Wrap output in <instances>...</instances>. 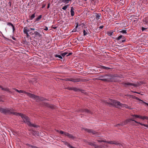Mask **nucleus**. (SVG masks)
Listing matches in <instances>:
<instances>
[{
    "instance_id": "nucleus-57",
    "label": "nucleus",
    "mask_w": 148,
    "mask_h": 148,
    "mask_svg": "<svg viewBox=\"0 0 148 148\" xmlns=\"http://www.w3.org/2000/svg\"><path fill=\"white\" fill-rule=\"evenodd\" d=\"M2 87L1 86H0V88H1Z\"/></svg>"
},
{
    "instance_id": "nucleus-9",
    "label": "nucleus",
    "mask_w": 148,
    "mask_h": 148,
    "mask_svg": "<svg viewBox=\"0 0 148 148\" xmlns=\"http://www.w3.org/2000/svg\"><path fill=\"white\" fill-rule=\"evenodd\" d=\"M130 97H132V98L133 99H137V100H139L140 101H142L143 102V103H144L147 104V105L148 106V103H145V102H143L142 100H141V99H139V98H138L137 97H136L135 96H133V95H130Z\"/></svg>"
},
{
    "instance_id": "nucleus-23",
    "label": "nucleus",
    "mask_w": 148,
    "mask_h": 148,
    "mask_svg": "<svg viewBox=\"0 0 148 148\" xmlns=\"http://www.w3.org/2000/svg\"><path fill=\"white\" fill-rule=\"evenodd\" d=\"M33 133L35 135H38V132L37 131H33Z\"/></svg>"
},
{
    "instance_id": "nucleus-36",
    "label": "nucleus",
    "mask_w": 148,
    "mask_h": 148,
    "mask_svg": "<svg viewBox=\"0 0 148 148\" xmlns=\"http://www.w3.org/2000/svg\"><path fill=\"white\" fill-rule=\"evenodd\" d=\"M79 90V89H77L76 88H73V90L75 91H78Z\"/></svg>"
},
{
    "instance_id": "nucleus-51",
    "label": "nucleus",
    "mask_w": 148,
    "mask_h": 148,
    "mask_svg": "<svg viewBox=\"0 0 148 148\" xmlns=\"http://www.w3.org/2000/svg\"><path fill=\"white\" fill-rule=\"evenodd\" d=\"M30 29L32 30H34L35 29L34 28H31Z\"/></svg>"
},
{
    "instance_id": "nucleus-14",
    "label": "nucleus",
    "mask_w": 148,
    "mask_h": 148,
    "mask_svg": "<svg viewBox=\"0 0 148 148\" xmlns=\"http://www.w3.org/2000/svg\"><path fill=\"white\" fill-rule=\"evenodd\" d=\"M101 16V14L100 13H96L95 16L97 20L100 19V18Z\"/></svg>"
},
{
    "instance_id": "nucleus-37",
    "label": "nucleus",
    "mask_w": 148,
    "mask_h": 148,
    "mask_svg": "<svg viewBox=\"0 0 148 148\" xmlns=\"http://www.w3.org/2000/svg\"><path fill=\"white\" fill-rule=\"evenodd\" d=\"M102 68L105 69H110V68L108 67H106L104 66H103L102 67Z\"/></svg>"
},
{
    "instance_id": "nucleus-21",
    "label": "nucleus",
    "mask_w": 148,
    "mask_h": 148,
    "mask_svg": "<svg viewBox=\"0 0 148 148\" xmlns=\"http://www.w3.org/2000/svg\"><path fill=\"white\" fill-rule=\"evenodd\" d=\"M119 32H120L121 33H122L123 34H126L127 33V31L125 30H123L120 31H119Z\"/></svg>"
},
{
    "instance_id": "nucleus-42",
    "label": "nucleus",
    "mask_w": 148,
    "mask_h": 148,
    "mask_svg": "<svg viewBox=\"0 0 148 148\" xmlns=\"http://www.w3.org/2000/svg\"><path fill=\"white\" fill-rule=\"evenodd\" d=\"M147 29V28H145L144 27H142V31H144V30H146Z\"/></svg>"
},
{
    "instance_id": "nucleus-2",
    "label": "nucleus",
    "mask_w": 148,
    "mask_h": 148,
    "mask_svg": "<svg viewBox=\"0 0 148 148\" xmlns=\"http://www.w3.org/2000/svg\"><path fill=\"white\" fill-rule=\"evenodd\" d=\"M103 102L106 103L110 104V105L115 107L117 108H129V107L127 105L121 103L120 102L116 100L109 99L107 100H104Z\"/></svg>"
},
{
    "instance_id": "nucleus-18",
    "label": "nucleus",
    "mask_w": 148,
    "mask_h": 148,
    "mask_svg": "<svg viewBox=\"0 0 148 148\" xmlns=\"http://www.w3.org/2000/svg\"><path fill=\"white\" fill-rule=\"evenodd\" d=\"M80 111L81 112H86L88 113H90V114H92L91 112L87 109H82L80 110Z\"/></svg>"
},
{
    "instance_id": "nucleus-62",
    "label": "nucleus",
    "mask_w": 148,
    "mask_h": 148,
    "mask_svg": "<svg viewBox=\"0 0 148 148\" xmlns=\"http://www.w3.org/2000/svg\"><path fill=\"white\" fill-rule=\"evenodd\" d=\"M93 1H94V0H92Z\"/></svg>"
},
{
    "instance_id": "nucleus-44",
    "label": "nucleus",
    "mask_w": 148,
    "mask_h": 148,
    "mask_svg": "<svg viewBox=\"0 0 148 148\" xmlns=\"http://www.w3.org/2000/svg\"><path fill=\"white\" fill-rule=\"evenodd\" d=\"M77 39L79 41H82L83 40V38L82 37H80L79 39L77 38Z\"/></svg>"
},
{
    "instance_id": "nucleus-4",
    "label": "nucleus",
    "mask_w": 148,
    "mask_h": 148,
    "mask_svg": "<svg viewBox=\"0 0 148 148\" xmlns=\"http://www.w3.org/2000/svg\"><path fill=\"white\" fill-rule=\"evenodd\" d=\"M100 77L101 78H99V79L100 80L105 82H115V80L116 77L111 75H106L104 76H101Z\"/></svg>"
},
{
    "instance_id": "nucleus-49",
    "label": "nucleus",
    "mask_w": 148,
    "mask_h": 148,
    "mask_svg": "<svg viewBox=\"0 0 148 148\" xmlns=\"http://www.w3.org/2000/svg\"><path fill=\"white\" fill-rule=\"evenodd\" d=\"M104 27V26L103 25H101V26H100L99 27V28H100V29H102Z\"/></svg>"
},
{
    "instance_id": "nucleus-20",
    "label": "nucleus",
    "mask_w": 148,
    "mask_h": 148,
    "mask_svg": "<svg viewBox=\"0 0 148 148\" xmlns=\"http://www.w3.org/2000/svg\"><path fill=\"white\" fill-rule=\"evenodd\" d=\"M1 89L3 90L6 91L8 92H10V91L9 90V89L8 88H4L2 87L1 88Z\"/></svg>"
},
{
    "instance_id": "nucleus-32",
    "label": "nucleus",
    "mask_w": 148,
    "mask_h": 148,
    "mask_svg": "<svg viewBox=\"0 0 148 148\" xmlns=\"http://www.w3.org/2000/svg\"><path fill=\"white\" fill-rule=\"evenodd\" d=\"M122 35H121L119 36H118V37L116 38V39L117 40H120L122 37Z\"/></svg>"
},
{
    "instance_id": "nucleus-50",
    "label": "nucleus",
    "mask_w": 148,
    "mask_h": 148,
    "mask_svg": "<svg viewBox=\"0 0 148 148\" xmlns=\"http://www.w3.org/2000/svg\"><path fill=\"white\" fill-rule=\"evenodd\" d=\"M13 89H14L16 91H17L18 92L19 90H18L15 88H14Z\"/></svg>"
},
{
    "instance_id": "nucleus-38",
    "label": "nucleus",
    "mask_w": 148,
    "mask_h": 148,
    "mask_svg": "<svg viewBox=\"0 0 148 148\" xmlns=\"http://www.w3.org/2000/svg\"><path fill=\"white\" fill-rule=\"evenodd\" d=\"M83 33L84 36H86L87 34V32L84 30Z\"/></svg>"
},
{
    "instance_id": "nucleus-27",
    "label": "nucleus",
    "mask_w": 148,
    "mask_h": 148,
    "mask_svg": "<svg viewBox=\"0 0 148 148\" xmlns=\"http://www.w3.org/2000/svg\"><path fill=\"white\" fill-rule=\"evenodd\" d=\"M95 142H88V144L89 145H90L91 146H94V145H95Z\"/></svg>"
},
{
    "instance_id": "nucleus-48",
    "label": "nucleus",
    "mask_w": 148,
    "mask_h": 148,
    "mask_svg": "<svg viewBox=\"0 0 148 148\" xmlns=\"http://www.w3.org/2000/svg\"><path fill=\"white\" fill-rule=\"evenodd\" d=\"M72 78H67L66 80L71 81V79Z\"/></svg>"
},
{
    "instance_id": "nucleus-61",
    "label": "nucleus",
    "mask_w": 148,
    "mask_h": 148,
    "mask_svg": "<svg viewBox=\"0 0 148 148\" xmlns=\"http://www.w3.org/2000/svg\"><path fill=\"white\" fill-rule=\"evenodd\" d=\"M137 93H138V94H140V93H139L138 92H137Z\"/></svg>"
},
{
    "instance_id": "nucleus-58",
    "label": "nucleus",
    "mask_w": 148,
    "mask_h": 148,
    "mask_svg": "<svg viewBox=\"0 0 148 148\" xmlns=\"http://www.w3.org/2000/svg\"><path fill=\"white\" fill-rule=\"evenodd\" d=\"M73 32H76V31L75 30L74 31V29H73Z\"/></svg>"
},
{
    "instance_id": "nucleus-34",
    "label": "nucleus",
    "mask_w": 148,
    "mask_h": 148,
    "mask_svg": "<svg viewBox=\"0 0 148 148\" xmlns=\"http://www.w3.org/2000/svg\"><path fill=\"white\" fill-rule=\"evenodd\" d=\"M115 77H116V78L118 77L119 78H123L124 77V76L123 75H119L117 76H115Z\"/></svg>"
},
{
    "instance_id": "nucleus-7",
    "label": "nucleus",
    "mask_w": 148,
    "mask_h": 148,
    "mask_svg": "<svg viewBox=\"0 0 148 148\" xmlns=\"http://www.w3.org/2000/svg\"><path fill=\"white\" fill-rule=\"evenodd\" d=\"M84 130L86 131L87 132L90 133H91L92 134H94L97 133V132L96 131H94L91 129H85Z\"/></svg>"
},
{
    "instance_id": "nucleus-24",
    "label": "nucleus",
    "mask_w": 148,
    "mask_h": 148,
    "mask_svg": "<svg viewBox=\"0 0 148 148\" xmlns=\"http://www.w3.org/2000/svg\"><path fill=\"white\" fill-rule=\"evenodd\" d=\"M42 17V15H40L38 16L36 18V21H38Z\"/></svg>"
},
{
    "instance_id": "nucleus-1",
    "label": "nucleus",
    "mask_w": 148,
    "mask_h": 148,
    "mask_svg": "<svg viewBox=\"0 0 148 148\" xmlns=\"http://www.w3.org/2000/svg\"><path fill=\"white\" fill-rule=\"evenodd\" d=\"M0 112L5 114H13L16 116H21L24 122L27 123L29 126L31 127H36L38 126L35 124H32L30 122L29 119L25 115L17 112H13V110L8 108H3L0 107Z\"/></svg>"
},
{
    "instance_id": "nucleus-28",
    "label": "nucleus",
    "mask_w": 148,
    "mask_h": 148,
    "mask_svg": "<svg viewBox=\"0 0 148 148\" xmlns=\"http://www.w3.org/2000/svg\"><path fill=\"white\" fill-rule=\"evenodd\" d=\"M55 56L56 57H58V58L60 59H62V57L61 55L56 54V55H55Z\"/></svg>"
},
{
    "instance_id": "nucleus-29",
    "label": "nucleus",
    "mask_w": 148,
    "mask_h": 148,
    "mask_svg": "<svg viewBox=\"0 0 148 148\" xmlns=\"http://www.w3.org/2000/svg\"><path fill=\"white\" fill-rule=\"evenodd\" d=\"M132 116L134 117H135L136 118H138L140 119V117L141 116L140 115H136V114H134V115H132Z\"/></svg>"
},
{
    "instance_id": "nucleus-3",
    "label": "nucleus",
    "mask_w": 148,
    "mask_h": 148,
    "mask_svg": "<svg viewBox=\"0 0 148 148\" xmlns=\"http://www.w3.org/2000/svg\"><path fill=\"white\" fill-rule=\"evenodd\" d=\"M18 92L25 93L30 97L36 100V101L37 102H39L41 101L47 100L46 99H45L43 97L35 95L34 94L26 92L24 91L20 90H19Z\"/></svg>"
},
{
    "instance_id": "nucleus-35",
    "label": "nucleus",
    "mask_w": 148,
    "mask_h": 148,
    "mask_svg": "<svg viewBox=\"0 0 148 148\" xmlns=\"http://www.w3.org/2000/svg\"><path fill=\"white\" fill-rule=\"evenodd\" d=\"M65 145H66L68 147H69L71 146L70 145L68 142H64Z\"/></svg>"
},
{
    "instance_id": "nucleus-31",
    "label": "nucleus",
    "mask_w": 148,
    "mask_h": 148,
    "mask_svg": "<svg viewBox=\"0 0 148 148\" xmlns=\"http://www.w3.org/2000/svg\"><path fill=\"white\" fill-rule=\"evenodd\" d=\"M35 17V13H34L30 17V19L32 20Z\"/></svg>"
},
{
    "instance_id": "nucleus-39",
    "label": "nucleus",
    "mask_w": 148,
    "mask_h": 148,
    "mask_svg": "<svg viewBox=\"0 0 148 148\" xmlns=\"http://www.w3.org/2000/svg\"><path fill=\"white\" fill-rule=\"evenodd\" d=\"M66 89L70 90H73V88L68 87L66 88Z\"/></svg>"
},
{
    "instance_id": "nucleus-26",
    "label": "nucleus",
    "mask_w": 148,
    "mask_h": 148,
    "mask_svg": "<svg viewBox=\"0 0 148 148\" xmlns=\"http://www.w3.org/2000/svg\"><path fill=\"white\" fill-rule=\"evenodd\" d=\"M113 33V31L112 32L111 31H110L108 32L107 34H108L109 36H111V35H112Z\"/></svg>"
},
{
    "instance_id": "nucleus-55",
    "label": "nucleus",
    "mask_w": 148,
    "mask_h": 148,
    "mask_svg": "<svg viewBox=\"0 0 148 148\" xmlns=\"http://www.w3.org/2000/svg\"><path fill=\"white\" fill-rule=\"evenodd\" d=\"M133 92L134 93H137V92H135V91Z\"/></svg>"
},
{
    "instance_id": "nucleus-40",
    "label": "nucleus",
    "mask_w": 148,
    "mask_h": 148,
    "mask_svg": "<svg viewBox=\"0 0 148 148\" xmlns=\"http://www.w3.org/2000/svg\"><path fill=\"white\" fill-rule=\"evenodd\" d=\"M42 29L46 31H47L48 30V28L47 27H45L43 28Z\"/></svg>"
},
{
    "instance_id": "nucleus-60",
    "label": "nucleus",
    "mask_w": 148,
    "mask_h": 148,
    "mask_svg": "<svg viewBox=\"0 0 148 148\" xmlns=\"http://www.w3.org/2000/svg\"><path fill=\"white\" fill-rule=\"evenodd\" d=\"M56 28V27H54L53 28L54 29H55Z\"/></svg>"
},
{
    "instance_id": "nucleus-13",
    "label": "nucleus",
    "mask_w": 148,
    "mask_h": 148,
    "mask_svg": "<svg viewBox=\"0 0 148 148\" xmlns=\"http://www.w3.org/2000/svg\"><path fill=\"white\" fill-rule=\"evenodd\" d=\"M132 121H134L136 123L142 125L144 126L145 127H148V125H146V124H142V123H140V122H138L137 121H135L133 119L132 120Z\"/></svg>"
},
{
    "instance_id": "nucleus-63",
    "label": "nucleus",
    "mask_w": 148,
    "mask_h": 148,
    "mask_svg": "<svg viewBox=\"0 0 148 148\" xmlns=\"http://www.w3.org/2000/svg\"><path fill=\"white\" fill-rule=\"evenodd\" d=\"M0 21H1V20L0 19Z\"/></svg>"
},
{
    "instance_id": "nucleus-12",
    "label": "nucleus",
    "mask_w": 148,
    "mask_h": 148,
    "mask_svg": "<svg viewBox=\"0 0 148 148\" xmlns=\"http://www.w3.org/2000/svg\"><path fill=\"white\" fill-rule=\"evenodd\" d=\"M80 80L78 78H72L71 79V81L73 82H79Z\"/></svg>"
},
{
    "instance_id": "nucleus-10",
    "label": "nucleus",
    "mask_w": 148,
    "mask_h": 148,
    "mask_svg": "<svg viewBox=\"0 0 148 148\" xmlns=\"http://www.w3.org/2000/svg\"><path fill=\"white\" fill-rule=\"evenodd\" d=\"M98 141L99 142H106L107 143H108L110 144H116V143L115 141H101V140H98Z\"/></svg>"
},
{
    "instance_id": "nucleus-54",
    "label": "nucleus",
    "mask_w": 148,
    "mask_h": 148,
    "mask_svg": "<svg viewBox=\"0 0 148 148\" xmlns=\"http://www.w3.org/2000/svg\"><path fill=\"white\" fill-rule=\"evenodd\" d=\"M78 26V23H77V24L75 27L76 28H77V27Z\"/></svg>"
},
{
    "instance_id": "nucleus-19",
    "label": "nucleus",
    "mask_w": 148,
    "mask_h": 148,
    "mask_svg": "<svg viewBox=\"0 0 148 148\" xmlns=\"http://www.w3.org/2000/svg\"><path fill=\"white\" fill-rule=\"evenodd\" d=\"M140 119H141L143 120H148V116H140Z\"/></svg>"
},
{
    "instance_id": "nucleus-47",
    "label": "nucleus",
    "mask_w": 148,
    "mask_h": 148,
    "mask_svg": "<svg viewBox=\"0 0 148 148\" xmlns=\"http://www.w3.org/2000/svg\"><path fill=\"white\" fill-rule=\"evenodd\" d=\"M72 53H69V54L66 56H70L71 55H72Z\"/></svg>"
},
{
    "instance_id": "nucleus-6",
    "label": "nucleus",
    "mask_w": 148,
    "mask_h": 148,
    "mask_svg": "<svg viewBox=\"0 0 148 148\" xmlns=\"http://www.w3.org/2000/svg\"><path fill=\"white\" fill-rule=\"evenodd\" d=\"M133 119H128L125 121L123 123L121 124H118L116 125V126H123L124 125L126 124L128 122H131V121H132Z\"/></svg>"
},
{
    "instance_id": "nucleus-5",
    "label": "nucleus",
    "mask_w": 148,
    "mask_h": 148,
    "mask_svg": "<svg viewBox=\"0 0 148 148\" xmlns=\"http://www.w3.org/2000/svg\"><path fill=\"white\" fill-rule=\"evenodd\" d=\"M122 84L125 87H128L131 86H133L135 87L139 86L140 84L138 83H131L129 82H123Z\"/></svg>"
},
{
    "instance_id": "nucleus-52",
    "label": "nucleus",
    "mask_w": 148,
    "mask_h": 148,
    "mask_svg": "<svg viewBox=\"0 0 148 148\" xmlns=\"http://www.w3.org/2000/svg\"><path fill=\"white\" fill-rule=\"evenodd\" d=\"M12 39L13 40H16V38H15L14 37H12Z\"/></svg>"
},
{
    "instance_id": "nucleus-56",
    "label": "nucleus",
    "mask_w": 148,
    "mask_h": 148,
    "mask_svg": "<svg viewBox=\"0 0 148 148\" xmlns=\"http://www.w3.org/2000/svg\"><path fill=\"white\" fill-rule=\"evenodd\" d=\"M2 101V100L1 99V98L0 97V101Z\"/></svg>"
},
{
    "instance_id": "nucleus-53",
    "label": "nucleus",
    "mask_w": 148,
    "mask_h": 148,
    "mask_svg": "<svg viewBox=\"0 0 148 148\" xmlns=\"http://www.w3.org/2000/svg\"><path fill=\"white\" fill-rule=\"evenodd\" d=\"M125 40H122V42H124L125 41Z\"/></svg>"
},
{
    "instance_id": "nucleus-17",
    "label": "nucleus",
    "mask_w": 148,
    "mask_h": 148,
    "mask_svg": "<svg viewBox=\"0 0 148 148\" xmlns=\"http://www.w3.org/2000/svg\"><path fill=\"white\" fill-rule=\"evenodd\" d=\"M29 31H30V30L29 29L26 27H25L23 28V32L24 33H28Z\"/></svg>"
},
{
    "instance_id": "nucleus-33",
    "label": "nucleus",
    "mask_w": 148,
    "mask_h": 148,
    "mask_svg": "<svg viewBox=\"0 0 148 148\" xmlns=\"http://www.w3.org/2000/svg\"><path fill=\"white\" fill-rule=\"evenodd\" d=\"M68 53L66 52H65L64 53H62L61 54V56L63 57H64L65 56H66L67 54Z\"/></svg>"
},
{
    "instance_id": "nucleus-16",
    "label": "nucleus",
    "mask_w": 148,
    "mask_h": 148,
    "mask_svg": "<svg viewBox=\"0 0 148 148\" xmlns=\"http://www.w3.org/2000/svg\"><path fill=\"white\" fill-rule=\"evenodd\" d=\"M34 34H35L36 36H38L40 37L42 36V35L37 31L35 32Z\"/></svg>"
},
{
    "instance_id": "nucleus-59",
    "label": "nucleus",
    "mask_w": 148,
    "mask_h": 148,
    "mask_svg": "<svg viewBox=\"0 0 148 148\" xmlns=\"http://www.w3.org/2000/svg\"><path fill=\"white\" fill-rule=\"evenodd\" d=\"M56 131H57V132H59V131L57 130H56Z\"/></svg>"
},
{
    "instance_id": "nucleus-8",
    "label": "nucleus",
    "mask_w": 148,
    "mask_h": 148,
    "mask_svg": "<svg viewBox=\"0 0 148 148\" xmlns=\"http://www.w3.org/2000/svg\"><path fill=\"white\" fill-rule=\"evenodd\" d=\"M64 135L70 138L73 139L74 138V137L72 135L67 132H64Z\"/></svg>"
},
{
    "instance_id": "nucleus-41",
    "label": "nucleus",
    "mask_w": 148,
    "mask_h": 148,
    "mask_svg": "<svg viewBox=\"0 0 148 148\" xmlns=\"http://www.w3.org/2000/svg\"><path fill=\"white\" fill-rule=\"evenodd\" d=\"M119 2L120 3H121L122 5H123L124 4L123 0H120Z\"/></svg>"
},
{
    "instance_id": "nucleus-46",
    "label": "nucleus",
    "mask_w": 148,
    "mask_h": 148,
    "mask_svg": "<svg viewBox=\"0 0 148 148\" xmlns=\"http://www.w3.org/2000/svg\"><path fill=\"white\" fill-rule=\"evenodd\" d=\"M94 146L95 147V148H98V147H99V146L96 145L95 144Z\"/></svg>"
},
{
    "instance_id": "nucleus-22",
    "label": "nucleus",
    "mask_w": 148,
    "mask_h": 148,
    "mask_svg": "<svg viewBox=\"0 0 148 148\" xmlns=\"http://www.w3.org/2000/svg\"><path fill=\"white\" fill-rule=\"evenodd\" d=\"M69 5H67L64 6L62 8V9L64 10H65L69 6Z\"/></svg>"
},
{
    "instance_id": "nucleus-43",
    "label": "nucleus",
    "mask_w": 148,
    "mask_h": 148,
    "mask_svg": "<svg viewBox=\"0 0 148 148\" xmlns=\"http://www.w3.org/2000/svg\"><path fill=\"white\" fill-rule=\"evenodd\" d=\"M26 35V37L27 38H29V37L30 36L29 35V34L28 33H25Z\"/></svg>"
},
{
    "instance_id": "nucleus-25",
    "label": "nucleus",
    "mask_w": 148,
    "mask_h": 148,
    "mask_svg": "<svg viewBox=\"0 0 148 148\" xmlns=\"http://www.w3.org/2000/svg\"><path fill=\"white\" fill-rule=\"evenodd\" d=\"M71 0H63L62 2L64 3H67L69 2V1Z\"/></svg>"
},
{
    "instance_id": "nucleus-15",
    "label": "nucleus",
    "mask_w": 148,
    "mask_h": 148,
    "mask_svg": "<svg viewBox=\"0 0 148 148\" xmlns=\"http://www.w3.org/2000/svg\"><path fill=\"white\" fill-rule=\"evenodd\" d=\"M74 9L73 7H72L71 8V15L72 16H73L74 15L75 12H74Z\"/></svg>"
},
{
    "instance_id": "nucleus-30",
    "label": "nucleus",
    "mask_w": 148,
    "mask_h": 148,
    "mask_svg": "<svg viewBox=\"0 0 148 148\" xmlns=\"http://www.w3.org/2000/svg\"><path fill=\"white\" fill-rule=\"evenodd\" d=\"M8 24L9 25H11L12 27L13 30V31L14 32L15 30V29H14V26L13 25L12 23H8Z\"/></svg>"
},
{
    "instance_id": "nucleus-45",
    "label": "nucleus",
    "mask_w": 148,
    "mask_h": 148,
    "mask_svg": "<svg viewBox=\"0 0 148 148\" xmlns=\"http://www.w3.org/2000/svg\"><path fill=\"white\" fill-rule=\"evenodd\" d=\"M65 132L62 131H60V134H64V133Z\"/></svg>"
},
{
    "instance_id": "nucleus-11",
    "label": "nucleus",
    "mask_w": 148,
    "mask_h": 148,
    "mask_svg": "<svg viewBox=\"0 0 148 148\" xmlns=\"http://www.w3.org/2000/svg\"><path fill=\"white\" fill-rule=\"evenodd\" d=\"M44 105L45 106H46L49 107L50 108H51L52 109H53L54 108V106L52 105H50L49 104H48L47 103H44Z\"/></svg>"
}]
</instances>
